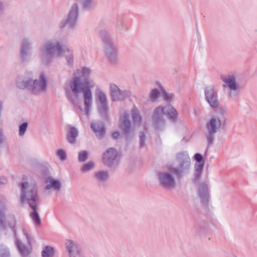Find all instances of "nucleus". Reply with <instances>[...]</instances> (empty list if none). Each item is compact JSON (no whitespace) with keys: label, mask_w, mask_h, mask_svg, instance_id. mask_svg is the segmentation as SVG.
<instances>
[{"label":"nucleus","mask_w":257,"mask_h":257,"mask_svg":"<svg viewBox=\"0 0 257 257\" xmlns=\"http://www.w3.org/2000/svg\"><path fill=\"white\" fill-rule=\"evenodd\" d=\"M176 158L179 163L177 167L169 168V172L158 173L159 184L164 189H171L176 186V182L173 174L177 178H181L183 174L187 173L190 169V159L187 153H179L177 155Z\"/></svg>","instance_id":"2"},{"label":"nucleus","mask_w":257,"mask_h":257,"mask_svg":"<svg viewBox=\"0 0 257 257\" xmlns=\"http://www.w3.org/2000/svg\"><path fill=\"white\" fill-rule=\"evenodd\" d=\"M21 186V200L23 202H27L33 211L30 215L33 222L36 225H39L41 219L37 212L38 200V188L36 183L32 181L22 183Z\"/></svg>","instance_id":"4"},{"label":"nucleus","mask_w":257,"mask_h":257,"mask_svg":"<svg viewBox=\"0 0 257 257\" xmlns=\"http://www.w3.org/2000/svg\"><path fill=\"white\" fill-rule=\"evenodd\" d=\"M79 17V9L77 4H74L68 13V17L65 20V26L69 29H74L77 25Z\"/></svg>","instance_id":"14"},{"label":"nucleus","mask_w":257,"mask_h":257,"mask_svg":"<svg viewBox=\"0 0 257 257\" xmlns=\"http://www.w3.org/2000/svg\"><path fill=\"white\" fill-rule=\"evenodd\" d=\"M63 52V39H56L48 41L42 44L39 50V57L43 64L47 65L54 57L62 56Z\"/></svg>","instance_id":"5"},{"label":"nucleus","mask_w":257,"mask_h":257,"mask_svg":"<svg viewBox=\"0 0 257 257\" xmlns=\"http://www.w3.org/2000/svg\"><path fill=\"white\" fill-rule=\"evenodd\" d=\"M16 83L19 88L27 89L33 94L39 95L47 90L48 79L47 74L43 71L39 73L37 78L33 79V72L29 71L19 76Z\"/></svg>","instance_id":"3"},{"label":"nucleus","mask_w":257,"mask_h":257,"mask_svg":"<svg viewBox=\"0 0 257 257\" xmlns=\"http://www.w3.org/2000/svg\"><path fill=\"white\" fill-rule=\"evenodd\" d=\"M64 27V22L63 21H61L59 24V27L61 29H62Z\"/></svg>","instance_id":"42"},{"label":"nucleus","mask_w":257,"mask_h":257,"mask_svg":"<svg viewBox=\"0 0 257 257\" xmlns=\"http://www.w3.org/2000/svg\"><path fill=\"white\" fill-rule=\"evenodd\" d=\"M198 196L204 203H207L209 198V188L206 184L202 183L200 184L198 187Z\"/></svg>","instance_id":"22"},{"label":"nucleus","mask_w":257,"mask_h":257,"mask_svg":"<svg viewBox=\"0 0 257 257\" xmlns=\"http://www.w3.org/2000/svg\"><path fill=\"white\" fill-rule=\"evenodd\" d=\"M94 177L99 182H106L109 177V174L107 171H100L95 172Z\"/></svg>","instance_id":"26"},{"label":"nucleus","mask_w":257,"mask_h":257,"mask_svg":"<svg viewBox=\"0 0 257 257\" xmlns=\"http://www.w3.org/2000/svg\"><path fill=\"white\" fill-rule=\"evenodd\" d=\"M5 12V5L3 1L0 0V16H2Z\"/></svg>","instance_id":"38"},{"label":"nucleus","mask_w":257,"mask_h":257,"mask_svg":"<svg viewBox=\"0 0 257 257\" xmlns=\"http://www.w3.org/2000/svg\"><path fill=\"white\" fill-rule=\"evenodd\" d=\"M65 60L67 64L70 67L73 66L74 63V55L72 49L65 45Z\"/></svg>","instance_id":"24"},{"label":"nucleus","mask_w":257,"mask_h":257,"mask_svg":"<svg viewBox=\"0 0 257 257\" xmlns=\"http://www.w3.org/2000/svg\"><path fill=\"white\" fill-rule=\"evenodd\" d=\"M26 176H23V179L24 180H25L26 179Z\"/></svg>","instance_id":"44"},{"label":"nucleus","mask_w":257,"mask_h":257,"mask_svg":"<svg viewBox=\"0 0 257 257\" xmlns=\"http://www.w3.org/2000/svg\"><path fill=\"white\" fill-rule=\"evenodd\" d=\"M78 135L77 130L73 126H70L68 130V135L67 139L68 141L71 144H75L76 142V139Z\"/></svg>","instance_id":"23"},{"label":"nucleus","mask_w":257,"mask_h":257,"mask_svg":"<svg viewBox=\"0 0 257 257\" xmlns=\"http://www.w3.org/2000/svg\"><path fill=\"white\" fill-rule=\"evenodd\" d=\"M207 151H208V149H207L206 150V152H205V154H207Z\"/></svg>","instance_id":"45"},{"label":"nucleus","mask_w":257,"mask_h":257,"mask_svg":"<svg viewBox=\"0 0 257 257\" xmlns=\"http://www.w3.org/2000/svg\"><path fill=\"white\" fill-rule=\"evenodd\" d=\"M120 136V134L118 132H114L112 134V137L114 139H117Z\"/></svg>","instance_id":"40"},{"label":"nucleus","mask_w":257,"mask_h":257,"mask_svg":"<svg viewBox=\"0 0 257 257\" xmlns=\"http://www.w3.org/2000/svg\"><path fill=\"white\" fill-rule=\"evenodd\" d=\"M160 95V91L157 89H154L150 94V98L152 102L155 101Z\"/></svg>","instance_id":"30"},{"label":"nucleus","mask_w":257,"mask_h":257,"mask_svg":"<svg viewBox=\"0 0 257 257\" xmlns=\"http://www.w3.org/2000/svg\"><path fill=\"white\" fill-rule=\"evenodd\" d=\"M139 138H140V147L142 148L145 145V139H146L145 134L143 132H141L140 133Z\"/></svg>","instance_id":"33"},{"label":"nucleus","mask_w":257,"mask_h":257,"mask_svg":"<svg viewBox=\"0 0 257 257\" xmlns=\"http://www.w3.org/2000/svg\"><path fill=\"white\" fill-rule=\"evenodd\" d=\"M88 158V153L86 151H81L78 155V160L79 162H84Z\"/></svg>","instance_id":"32"},{"label":"nucleus","mask_w":257,"mask_h":257,"mask_svg":"<svg viewBox=\"0 0 257 257\" xmlns=\"http://www.w3.org/2000/svg\"><path fill=\"white\" fill-rule=\"evenodd\" d=\"M91 127L98 139H101L105 134L106 129L103 122H92Z\"/></svg>","instance_id":"20"},{"label":"nucleus","mask_w":257,"mask_h":257,"mask_svg":"<svg viewBox=\"0 0 257 257\" xmlns=\"http://www.w3.org/2000/svg\"><path fill=\"white\" fill-rule=\"evenodd\" d=\"M115 30L117 33L121 34L127 30V27L121 19H118L115 22Z\"/></svg>","instance_id":"27"},{"label":"nucleus","mask_w":257,"mask_h":257,"mask_svg":"<svg viewBox=\"0 0 257 257\" xmlns=\"http://www.w3.org/2000/svg\"><path fill=\"white\" fill-rule=\"evenodd\" d=\"M221 79L224 83L223 84L222 87L226 88L228 87L230 89L229 95L230 97L233 98L238 95L237 91L238 87L236 83V79L233 75H222Z\"/></svg>","instance_id":"10"},{"label":"nucleus","mask_w":257,"mask_h":257,"mask_svg":"<svg viewBox=\"0 0 257 257\" xmlns=\"http://www.w3.org/2000/svg\"><path fill=\"white\" fill-rule=\"evenodd\" d=\"M102 161L104 165L108 167L116 166L118 164L117 152L113 148H110L103 154Z\"/></svg>","instance_id":"11"},{"label":"nucleus","mask_w":257,"mask_h":257,"mask_svg":"<svg viewBox=\"0 0 257 257\" xmlns=\"http://www.w3.org/2000/svg\"><path fill=\"white\" fill-rule=\"evenodd\" d=\"M28 124L27 122H23L19 126V135L21 137L23 136L28 127Z\"/></svg>","instance_id":"31"},{"label":"nucleus","mask_w":257,"mask_h":257,"mask_svg":"<svg viewBox=\"0 0 257 257\" xmlns=\"http://www.w3.org/2000/svg\"><path fill=\"white\" fill-rule=\"evenodd\" d=\"M2 131L0 130V144L2 142Z\"/></svg>","instance_id":"43"},{"label":"nucleus","mask_w":257,"mask_h":257,"mask_svg":"<svg viewBox=\"0 0 257 257\" xmlns=\"http://www.w3.org/2000/svg\"><path fill=\"white\" fill-rule=\"evenodd\" d=\"M91 72V69L85 67L76 70L73 73V79L69 84L72 92L75 95L83 93L85 112L87 115H89L92 101L91 88L95 85L93 81L90 79Z\"/></svg>","instance_id":"1"},{"label":"nucleus","mask_w":257,"mask_h":257,"mask_svg":"<svg viewBox=\"0 0 257 257\" xmlns=\"http://www.w3.org/2000/svg\"><path fill=\"white\" fill-rule=\"evenodd\" d=\"M97 97L99 100L98 102V112L101 117L107 120L108 118V107L106 96L104 92L100 91L97 93Z\"/></svg>","instance_id":"13"},{"label":"nucleus","mask_w":257,"mask_h":257,"mask_svg":"<svg viewBox=\"0 0 257 257\" xmlns=\"http://www.w3.org/2000/svg\"><path fill=\"white\" fill-rule=\"evenodd\" d=\"M7 182V179L6 178L4 177H1L0 178V183L1 184H5Z\"/></svg>","instance_id":"41"},{"label":"nucleus","mask_w":257,"mask_h":257,"mask_svg":"<svg viewBox=\"0 0 257 257\" xmlns=\"http://www.w3.org/2000/svg\"><path fill=\"white\" fill-rule=\"evenodd\" d=\"M54 248L51 246H45L42 251V257H54Z\"/></svg>","instance_id":"28"},{"label":"nucleus","mask_w":257,"mask_h":257,"mask_svg":"<svg viewBox=\"0 0 257 257\" xmlns=\"http://www.w3.org/2000/svg\"><path fill=\"white\" fill-rule=\"evenodd\" d=\"M110 91L112 99L114 101L123 100L131 95L130 91L127 90H122L114 84L110 85Z\"/></svg>","instance_id":"15"},{"label":"nucleus","mask_w":257,"mask_h":257,"mask_svg":"<svg viewBox=\"0 0 257 257\" xmlns=\"http://www.w3.org/2000/svg\"><path fill=\"white\" fill-rule=\"evenodd\" d=\"M99 35L103 43L104 52L108 60L115 62L117 59L118 50L116 46L113 42L108 32L105 30H101Z\"/></svg>","instance_id":"7"},{"label":"nucleus","mask_w":257,"mask_h":257,"mask_svg":"<svg viewBox=\"0 0 257 257\" xmlns=\"http://www.w3.org/2000/svg\"><path fill=\"white\" fill-rule=\"evenodd\" d=\"M94 167V164L93 162H88L82 166L81 170L83 173H86L93 169Z\"/></svg>","instance_id":"29"},{"label":"nucleus","mask_w":257,"mask_h":257,"mask_svg":"<svg viewBox=\"0 0 257 257\" xmlns=\"http://www.w3.org/2000/svg\"><path fill=\"white\" fill-rule=\"evenodd\" d=\"M195 164V182L198 181L202 174L204 166V157L200 154L196 153L194 156Z\"/></svg>","instance_id":"18"},{"label":"nucleus","mask_w":257,"mask_h":257,"mask_svg":"<svg viewBox=\"0 0 257 257\" xmlns=\"http://www.w3.org/2000/svg\"><path fill=\"white\" fill-rule=\"evenodd\" d=\"M65 248L69 257H86L83 248L77 242L70 239L65 240Z\"/></svg>","instance_id":"9"},{"label":"nucleus","mask_w":257,"mask_h":257,"mask_svg":"<svg viewBox=\"0 0 257 257\" xmlns=\"http://www.w3.org/2000/svg\"><path fill=\"white\" fill-rule=\"evenodd\" d=\"M45 183L46 184L45 187L46 190L52 189L54 191H57L61 187V184L60 181L51 177H47L45 178Z\"/></svg>","instance_id":"21"},{"label":"nucleus","mask_w":257,"mask_h":257,"mask_svg":"<svg viewBox=\"0 0 257 257\" xmlns=\"http://www.w3.org/2000/svg\"><path fill=\"white\" fill-rule=\"evenodd\" d=\"M23 232L27 239L28 243L29 244V246H26L22 244L17 238H16L15 239V243L20 253L23 256H26L29 254L31 251V247L30 243L31 239L29 234H28L26 230H23Z\"/></svg>","instance_id":"19"},{"label":"nucleus","mask_w":257,"mask_h":257,"mask_svg":"<svg viewBox=\"0 0 257 257\" xmlns=\"http://www.w3.org/2000/svg\"><path fill=\"white\" fill-rule=\"evenodd\" d=\"M164 115L172 121L175 122L177 119L178 113L176 109L170 104L164 107L160 106L156 108L152 115V122L156 130L161 131L164 127L165 123Z\"/></svg>","instance_id":"6"},{"label":"nucleus","mask_w":257,"mask_h":257,"mask_svg":"<svg viewBox=\"0 0 257 257\" xmlns=\"http://www.w3.org/2000/svg\"><path fill=\"white\" fill-rule=\"evenodd\" d=\"M164 99L167 101H171L172 100V97L166 91L163 92Z\"/></svg>","instance_id":"36"},{"label":"nucleus","mask_w":257,"mask_h":257,"mask_svg":"<svg viewBox=\"0 0 257 257\" xmlns=\"http://www.w3.org/2000/svg\"><path fill=\"white\" fill-rule=\"evenodd\" d=\"M226 109L223 107H221L219 109V112L220 114V116H224V113H225Z\"/></svg>","instance_id":"39"},{"label":"nucleus","mask_w":257,"mask_h":257,"mask_svg":"<svg viewBox=\"0 0 257 257\" xmlns=\"http://www.w3.org/2000/svg\"><path fill=\"white\" fill-rule=\"evenodd\" d=\"M205 99L208 102L210 106L216 108L219 106L217 92L215 89L213 85H210L204 88Z\"/></svg>","instance_id":"12"},{"label":"nucleus","mask_w":257,"mask_h":257,"mask_svg":"<svg viewBox=\"0 0 257 257\" xmlns=\"http://www.w3.org/2000/svg\"><path fill=\"white\" fill-rule=\"evenodd\" d=\"M119 126L125 137H127L132 134L133 130L131 122L129 120V115L128 113L124 112V114L120 116Z\"/></svg>","instance_id":"17"},{"label":"nucleus","mask_w":257,"mask_h":257,"mask_svg":"<svg viewBox=\"0 0 257 257\" xmlns=\"http://www.w3.org/2000/svg\"><path fill=\"white\" fill-rule=\"evenodd\" d=\"M4 219L5 216L3 213L0 211V227H5Z\"/></svg>","instance_id":"37"},{"label":"nucleus","mask_w":257,"mask_h":257,"mask_svg":"<svg viewBox=\"0 0 257 257\" xmlns=\"http://www.w3.org/2000/svg\"><path fill=\"white\" fill-rule=\"evenodd\" d=\"M32 46V41L30 38L26 37L22 40L20 49V58L22 62H25L28 60Z\"/></svg>","instance_id":"16"},{"label":"nucleus","mask_w":257,"mask_h":257,"mask_svg":"<svg viewBox=\"0 0 257 257\" xmlns=\"http://www.w3.org/2000/svg\"><path fill=\"white\" fill-rule=\"evenodd\" d=\"M132 118L133 121L135 124L140 125L141 123L142 117L140 115L138 109L135 105H134L132 109Z\"/></svg>","instance_id":"25"},{"label":"nucleus","mask_w":257,"mask_h":257,"mask_svg":"<svg viewBox=\"0 0 257 257\" xmlns=\"http://www.w3.org/2000/svg\"><path fill=\"white\" fill-rule=\"evenodd\" d=\"M9 252L6 248L0 249V257H9Z\"/></svg>","instance_id":"35"},{"label":"nucleus","mask_w":257,"mask_h":257,"mask_svg":"<svg viewBox=\"0 0 257 257\" xmlns=\"http://www.w3.org/2000/svg\"><path fill=\"white\" fill-rule=\"evenodd\" d=\"M226 119L224 116H219L217 115H212L209 122L206 124L207 129L206 138L208 143V147L210 146L214 141L215 134L221 127L222 125L225 124Z\"/></svg>","instance_id":"8"},{"label":"nucleus","mask_w":257,"mask_h":257,"mask_svg":"<svg viewBox=\"0 0 257 257\" xmlns=\"http://www.w3.org/2000/svg\"><path fill=\"white\" fill-rule=\"evenodd\" d=\"M56 155L57 158L61 161L64 160V151L62 149L58 150L57 151Z\"/></svg>","instance_id":"34"}]
</instances>
